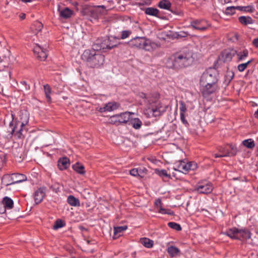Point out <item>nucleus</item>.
Masks as SVG:
<instances>
[{
    "instance_id": "aec40b11",
    "label": "nucleus",
    "mask_w": 258,
    "mask_h": 258,
    "mask_svg": "<svg viewBox=\"0 0 258 258\" xmlns=\"http://www.w3.org/2000/svg\"><path fill=\"white\" fill-rule=\"evenodd\" d=\"M127 229L126 226H119L114 228L113 239H116L121 236L122 232Z\"/></svg>"
},
{
    "instance_id": "49530a36",
    "label": "nucleus",
    "mask_w": 258,
    "mask_h": 258,
    "mask_svg": "<svg viewBox=\"0 0 258 258\" xmlns=\"http://www.w3.org/2000/svg\"><path fill=\"white\" fill-rule=\"evenodd\" d=\"M179 110L180 111V113H182L183 114L186 111L187 109H186V105L184 104V103L183 101L180 102Z\"/></svg>"
},
{
    "instance_id": "a878e982",
    "label": "nucleus",
    "mask_w": 258,
    "mask_h": 258,
    "mask_svg": "<svg viewBox=\"0 0 258 258\" xmlns=\"http://www.w3.org/2000/svg\"><path fill=\"white\" fill-rule=\"evenodd\" d=\"M73 168L80 174H84L85 173L84 166L78 162L73 165Z\"/></svg>"
},
{
    "instance_id": "a18cd8bd",
    "label": "nucleus",
    "mask_w": 258,
    "mask_h": 258,
    "mask_svg": "<svg viewBox=\"0 0 258 258\" xmlns=\"http://www.w3.org/2000/svg\"><path fill=\"white\" fill-rule=\"evenodd\" d=\"M34 26L35 27V30L39 32L43 28V24L39 21H36L34 23Z\"/></svg>"
},
{
    "instance_id": "dca6fc26",
    "label": "nucleus",
    "mask_w": 258,
    "mask_h": 258,
    "mask_svg": "<svg viewBox=\"0 0 258 258\" xmlns=\"http://www.w3.org/2000/svg\"><path fill=\"white\" fill-rule=\"evenodd\" d=\"M45 187H40L35 191L34 197L36 204L41 203L43 200L45 195Z\"/></svg>"
},
{
    "instance_id": "864d4df0",
    "label": "nucleus",
    "mask_w": 258,
    "mask_h": 258,
    "mask_svg": "<svg viewBox=\"0 0 258 258\" xmlns=\"http://www.w3.org/2000/svg\"><path fill=\"white\" fill-rule=\"evenodd\" d=\"M252 44L256 47H258V38L253 39Z\"/></svg>"
},
{
    "instance_id": "2eb2a0df",
    "label": "nucleus",
    "mask_w": 258,
    "mask_h": 258,
    "mask_svg": "<svg viewBox=\"0 0 258 258\" xmlns=\"http://www.w3.org/2000/svg\"><path fill=\"white\" fill-rule=\"evenodd\" d=\"M33 51L36 56L41 60H44L47 56L46 49L39 45L36 44L33 48Z\"/></svg>"
},
{
    "instance_id": "69168bd1",
    "label": "nucleus",
    "mask_w": 258,
    "mask_h": 258,
    "mask_svg": "<svg viewBox=\"0 0 258 258\" xmlns=\"http://www.w3.org/2000/svg\"><path fill=\"white\" fill-rule=\"evenodd\" d=\"M73 258H75V257H73Z\"/></svg>"
},
{
    "instance_id": "5fc2aeb1",
    "label": "nucleus",
    "mask_w": 258,
    "mask_h": 258,
    "mask_svg": "<svg viewBox=\"0 0 258 258\" xmlns=\"http://www.w3.org/2000/svg\"><path fill=\"white\" fill-rule=\"evenodd\" d=\"M26 17V15L24 13H21L19 15V18L21 20H24Z\"/></svg>"
},
{
    "instance_id": "cd10ccee",
    "label": "nucleus",
    "mask_w": 258,
    "mask_h": 258,
    "mask_svg": "<svg viewBox=\"0 0 258 258\" xmlns=\"http://www.w3.org/2000/svg\"><path fill=\"white\" fill-rule=\"evenodd\" d=\"M238 20L241 24L244 25L253 23V20L250 17L240 16L239 17Z\"/></svg>"
},
{
    "instance_id": "20e7f679",
    "label": "nucleus",
    "mask_w": 258,
    "mask_h": 258,
    "mask_svg": "<svg viewBox=\"0 0 258 258\" xmlns=\"http://www.w3.org/2000/svg\"><path fill=\"white\" fill-rule=\"evenodd\" d=\"M81 57L88 67L92 68H99L104 62V56L96 52L94 49L85 50Z\"/></svg>"
},
{
    "instance_id": "6ab92c4d",
    "label": "nucleus",
    "mask_w": 258,
    "mask_h": 258,
    "mask_svg": "<svg viewBox=\"0 0 258 258\" xmlns=\"http://www.w3.org/2000/svg\"><path fill=\"white\" fill-rule=\"evenodd\" d=\"M2 183L5 186H8L14 184L13 180V174H7L4 175L2 178Z\"/></svg>"
},
{
    "instance_id": "bf43d9fd",
    "label": "nucleus",
    "mask_w": 258,
    "mask_h": 258,
    "mask_svg": "<svg viewBox=\"0 0 258 258\" xmlns=\"http://www.w3.org/2000/svg\"><path fill=\"white\" fill-rule=\"evenodd\" d=\"M231 149L235 152V150H234L235 147H231Z\"/></svg>"
},
{
    "instance_id": "4be33fe9",
    "label": "nucleus",
    "mask_w": 258,
    "mask_h": 258,
    "mask_svg": "<svg viewBox=\"0 0 258 258\" xmlns=\"http://www.w3.org/2000/svg\"><path fill=\"white\" fill-rule=\"evenodd\" d=\"M26 176L22 174L14 173L13 174V180L15 183H20L26 180Z\"/></svg>"
},
{
    "instance_id": "de8ad7c7",
    "label": "nucleus",
    "mask_w": 258,
    "mask_h": 258,
    "mask_svg": "<svg viewBox=\"0 0 258 258\" xmlns=\"http://www.w3.org/2000/svg\"><path fill=\"white\" fill-rule=\"evenodd\" d=\"M158 211L159 213H160L161 214H168V215H171L172 214V213L170 212V211L166 210V209H163V208H162L161 206H160L159 207V208L158 209Z\"/></svg>"
},
{
    "instance_id": "72a5a7b5",
    "label": "nucleus",
    "mask_w": 258,
    "mask_h": 258,
    "mask_svg": "<svg viewBox=\"0 0 258 258\" xmlns=\"http://www.w3.org/2000/svg\"><path fill=\"white\" fill-rule=\"evenodd\" d=\"M43 87H44L45 96L47 100V101L50 102H51V98L50 97V94H51V88H50V86L47 84L44 85Z\"/></svg>"
},
{
    "instance_id": "bb28decb",
    "label": "nucleus",
    "mask_w": 258,
    "mask_h": 258,
    "mask_svg": "<svg viewBox=\"0 0 258 258\" xmlns=\"http://www.w3.org/2000/svg\"><path fill=\"white\" fill-rule=\"evenodd\" d=\"M167 252L171 256L173 257L178 255L180 252V250L175 246H170L168 247Z\"/></svg>"
},
{
    "instance_id": "6e6552de",
    "label": "nucleus",
    "mask_w": 258,
    "mask_h": 258,
    "mask_svg": "<svg viewBox=\"0 0 258 258\" xmlns=\"http://www.w3.org/2000/svg\"><path fill=\"white\" fill-rule=\"evenodd\" d=\"M197 164L195 162H186L184 161H178L173 165V169L183 173H186L189 170H194L197 168Z\"/></svg>"
},
{
    "instance_id": "c756f323",
    "label": "nucleus",
    "mask_w": 258,
    "mask_h": 258,
    "mask_svg": "<svg viewBox=\"0 0 258 258\" xmlns=\"http://www.w3.org/2000/svg\"><path fill=\"white\" fill-rule=\"evenodd\" d=\"M130 120L132 125L135 129H139L142 124V121L138 118H131Z\"/></svg>"
},
{
    "instance_id": "58836bf2",
    "label": "nucleus",
    "mask_w": 258,
    "mask_h": 258,
    "mask_svg": "<svg viewBox=\"0 0 258 258\" xmlns=\"http://www.w3.org/2000/svg\"><path fill=\"white\" fill-rule=\"evenodd\" d=\"M64 226V222L60 219H58L55 221V224L53 226V228L54 230H57L58 228L63 227Z\"/></svg>"
},
{
    "instance_id": "3c124183",
    "label": "nucleus",
    "mask_w": 258,
    "mask_h": 258,
    "mask_svg": "<svg viewBox=\"0 0 258 258\" xmlns=\"http://www.w3.org/2000/svg\"><path fill=\"white\" fill-rule=\"evenodd\" d=\"M155 205L157 207V208H159L160 206H161V201L160 199H158L155 202Z\"/></svg>"
},
{
    "instance_id": "0e129e2a",
    "label": "nucleus",
    "mask_w": 258,
    "mask_h": 258,
    "mask_svg": "<svg viewBox=\"0 0 258 258\" xmlns=\"http://www.w3.org/2000/svg\"><path fill=\"white\" fill-rule=\"evenodd\" d=\"M257 8L258 9V2H257Z\"/></svg>"
},
{
    "instance_id": "680f3d73",
    "label": "nucleus",
    "mask_w": 258,
    "mask_h": 258,
    "mask_svg": "<svg viewBox=\"0 0 258 258\" xmlns=\"http://www.w3.org/2000/svg\"><path fill=\"white\" fill-rule=\"evenodd\" d=\"M29 88H30V86H28V88L26 87V89H29Z\"/></svg>"
},
{
    "instance_id": "052dcab7",
    "label": "nucleus",
    "mask_w": 258,
    "mask_h": 258,
    "mask_svg": "<svg viewBox=\"0 0 258 258\" xmlns=\"http://www.w3.org/2000/svg\"><path fill=\"white\" fill-rule=\"evenodd\" d=\"M22 83L24 85H26V82H23Z\"/></svg>"
},
{
    "instance_id": "c9c22d12",
    "label": "nucleus",
    "mask_w": 258,
    "mask_h": 258,
    "mask_svg": "<svg viewBox=\"0 0 258 258\" xmlns=\"http://www.w3.org/2000/svg\"><path fill=\"white\" fill-rule=\"evenodd\" d=\"M155 172L157 174H158L160 177H169L170 175L167 173L166 170L164 169H156L155 170Z\"/></svg>"
},
{
    "instance_id": "6e6d98bb",
    "label": "nucleus",
    "mask_w": 258,
    "mask_h": 258,
    "mask_svg": "<svg viewBox=\"0 0 258 258\" xmlns=\"http://www.w3.org/2000/svg\"><path fill=\"white\" fill-rule=\"evenodd\" d=\"M213 156L215 158H220V157H223L224 155H221V154H213Z\"/></svg>"
},
{
    "instance_id": "0eeeda50",
    "label": "nucleus",
    "mask_w": 258,
    "mask_h": 258,
    "mask_svg": "<svg viewBox=\"0 0 258 258\" xmlns=\"http://www.w3.org/2000/svg\"><path fill=\"white\" fill-rule=\"evenodd\" d=\"M223 234L226 235L233 239H247L250 237V232L246 229H238L236 228H233L222 232Z\"/></svg>"
},
{
    "instance_id": "4c0bfd02",
    "label": "nucleus",
    "mask_w": 258,
    "mask_h": 258,
    "mask_svg": "<svg viewBox=\"0 0 258 258\" xmlns=\"http://www.w3.org/2000/svg\"><path fill=\"white\" fill-rule=\"evenodd\" d=\"M139 96L141 98L144 99V101L145 103L149 104L148 100L150 99H153L154 96V94L152 95H147L145 93L142 92L139 94Z\"/></svg>"
},
{
    "instance_id": "7c9ffc66",
    "label": "nucleus",
    "mask_w": 258,
    "mask_h": 258,
    "mask_svg": "<svg viewBox=\"0 0 258 258\" xmlns=\"http://www.w3.org/2000/svg\"><path fill=\"white\" fill-rule=\"evenodd\" d=\"M158 7L161 9L169 10L171 3L167 0H162L159 3Z\"/></svg>"
},
{
    "instance_id": "f257e3e1",
    "label": "nucleus",
    "mask_w": 258,
    "mask_h": 258,
    "mask_svg": "<svg viewBox=\"0 0 258 258\" xmlns=\"http://www.w3.org/2000/svg\"><path fill=\"white\" fill-rule=\"evenodd\" d=\"M218 72L214 68H209L202 75L200 81V90L207 97L219 89Z\"/></svg>"
},
{
    "instance_id": "2f4dec72",
    "label": "nucleus",
    "mask_w": 258,
    "mask_h": 258,
    "mask_svg": "<svg viewBox=\"0 0 258 258\" xmlns=\"http://www.w3.org/2000/svg\"><path fill=\"white\" fill-rule=\"evenodd\" d=\"M145 12L147 15L153 16H157L159 13V10L156 8L151 7L146 8L145 9Z\"/></svg>"
},
{
    "instance_id": "39448f33",
    "label": "nucleus",
    "mask_w": 258,
    "mask_h": 258,
    "mask_svg": "<svg viewBox=\"0 0 258 258\" xmlns=\"http://www.w3.org/2000/svg\"><path fill=\"white\" fill-rule=\"evenodd\" d=\"M159 95L158 93H155L153 99L148 100L149 106L146 110L148 113H152V115L155 117L161 115L166 111L167 106L163 104L158 100Z\"/></svg>"
},
{
    "instance_id": "1a4fd4ad",
    "label": "nucleus",
    "mask_w": 258,
    "mask_h": 258,
    "mask_svg": "<svg viewBox=\"0 0 258 258\" xmlns=\"http://www.w3.org/2000/svg\"><path fill=\"white\" fill-rule=\"evenodd\" d=\"M134 113L126 111L110 116L109 121L112 124L125 123L131 119V115Z\"/></svg>"
},
{
    "instance_id": "9b49d317",
    "label": "nucleus",
    "mask_w": 258,
    "mask_h": 258,
    "mask_svg": "<svg viewBox=\"0 0 258 258\" xmlns=\"http://www.w3.org/2000/svg\"><path fill=\"white\" fill-rule=\"evenodd\" d=\"M213 189L212 184L208 181H202L199 182L196 185L194 191L200 194H208Z\"/></svg>"
},
{
    "instance_id": "7ed1b4c3",
    "label": "nucleus",
    "mask_w": 258,
    "mask_h": 258,
    "mask_svg": "<svg viewBox=\"0 0 258 258\" xmlns=\"http://www.w3.org/2000/svg\"><path fill=\"white\" fill-rule=\"evenodd\" d=\"M132 48L144 49L147 51H153L160 47L159 42L152 41L145 37H136L127 42Z\"/></svg>"
},
{
    "instance_id": "a19ab883",
    "label": "nucleus",
    "mask_w": 258,
    "mask_h": 258,
    "mask_svg": "<svg viewBox=\"0 0 258 258\" xmlns=\"http://www.w3.org/2000/svg\"><path fill=\"white\" fill-rule=\"evenodd\" d=\"M252 60H250L246 62V63H241L237 66V69L238 71L240 72H242L244 71V70L247 68V66L251 62Z\"/></svg>"
},
{
    "instance_id": "603ef678",
    "label": "nucleus",
    "mask_w": 258,
    "mask_h": 258,
    "mask_svg": "<svg viewBox=\"0 0 258 258\" xmlns=\"http://www.w3.org/2000/svg\"><path fill=\"white\" fill-rule=\"evenodd\" d=\"M4 164H5L4 159L3 157H0V170L4 166Z\"/></svg>"
},
{
    "instance_id": "4468645a",
    "label": "nucleus",
    "mask_w": 258,
    "mask_h": 258,
    "mask_svg": "<svg viewBox=\"0 0 258 258\" xmlns=\"http://www.w3.org/2000/svg\"><path fill=\"white\" fill-rule=\"evenodd\" d=\"M190 26L195 29L199 31H205L208 29L209 25L204 20H196L190 22Z\"/></svg>"
},
{
    "instance_id": "b1692460",
    "label": "nucleus",
    "mask_w": 258,
    "mask_h": 258,
    "mask_svg": "<svg viewBox=\"0 0 258 258\" xmlns=\"http://www.w3.org/2000/svg\"><path fill=\"white\" fill-rule=\"evenodd\" d=\"M5 52L7 56H4L3 57L4 58L3 59V61L7 62L8 65L7 66L8 67L9 64L13 63L14 61V58L13 56H11L10 52L8 49L5 50Z\"/></svg>"
},
{
    "instance_id": "c85d7f7f",
    "label": "nucleus",
    "mask_w": 258,
    "mask_h": 258,
    "mask_svg": "<svg viewBox=\"0 0 258 258\" xmlns=\"http://www.w3.org/2000/svg\"><path fill=\"white\" fill-rule=\"evenodd\" d=\"M141 243L147 248H151L153 246V241L149 238L144 237L140 239Z\"/></svg>"
},
{
    "instance_id": "79ce46f5",
    "label": "nucleus",
    "mask_w": 258,
    "mask_h": 258,
    "mask_svg": "<svg viewBox=\"0 0 258 258\" xmlns=\"http://www.w3.org/2000/svg\"><path fill=\"white\" fill-rule=\"evenodd\" d=\"M237 10V7H227L225 10V14L232 15L235 13V10Z\"/></svg>"
},
{
    "instance_id": "f03ea898",
    "label": "nucleus",
    "mask_w": 258,
    "mask_h": 258,
    "mask_svg": "<svg viewBox=\"0 0 258 258\" xmlns=\"http://www.w3.org/2000/svg\"><path fill=\"white\" fill-rule=\"evenodd\" d=\"M193 53L187 49L175 53L168 57L166 66L169 69H178L189 66L193 61Z\"/></svg>"
},
{
    "instance_id": "423d86ee",
    "label": "nucleus",
    "mask_w": 258,
    "mask_h": 258,
    "mask_svg": "<svg viewBox=\"0 0 258 258\" xmlns=\"http://www.w3.org/2000/svg\"><path fill=\"white\" fill-rule=\"evenodd\" d=\"M105 8L104 6L89 7L84 9L83 11L84 15L91 21L98 19L101 15L105 14Z\"/></svg>"
},
{
    "instance_id": "f704fd0d",
    "label": "nucleus",
    "mask_w": 258,
    "mask_h": 258,
    "mask_svg": "<svg viewBox=\"0 0 258 258\" xmlns=\"http://www.w3.org/2000/svg\"><path fill=\"white\" fill-rule=\"evenodd\" d=\"M237 10L249 13H253L255 10L254 7L251 6H248L246 7L237 6Z\"/></svg>"
},
{
    "instance_id": "f3484780",
    "label": "nucleus",
    "mask_w": 258,
    "mask_h": 258,
    "mask_svg": "<svg viewBox=\"0 0 258 258\" xmlns=\"http://www.w3.org/2000/svg\"><path fill=\"white\" fill-rule=\"evenodd\" d=\"M235 52L238 61L244 60L248 56L249 53L248 50L245 48L237 49L235 50Z\"/></svg>"
},
{
    "instance_id": "e2e57ef3",
    "label": "nucleus",
    "mask_w": 258,
    "mask_h": 258,
    "mask_svg": "<svg viewBox=\"0 0 258 258\" xmlns=\"http://www.w3.org/2000/svg\"><path fill=\"white\" fill-rule=\"evenodd\" d=\"M143 171H141L142 172V174L143 173V172H144V170H145V169H142Z\"/></svg>"
},
{
    "instance_id": "a211bd4d",
    "label": "nucleus",
    "mask_w": 258,
    "mask_h": 258,
    "mask_svg": "<svg viewBox=\"0 0 258 258\" xmlns=\"http://www.w3.org/2000/svg\"><path fill=\"white\" fill-rule=\"evenodd\" d=\"M28 122V119L26 117V119L24 120L23 121L21 122V123H17L15 126L14 127L13 132H16V135L17 136L18 138H21L22 134V127L25 126L27 123Z\"/></svg>"
},
{
    "instance_id": "412c9836",
    "label": "nucleus",
    "mask_w": 258,
    "mask_h": 258,
    "mask_svg": "<svg viewBox=\"0 0 258 258\" xmlns=\"http://www.w3.org/2000/svg\"><path fill=\"white\" fill-rule=\"evenodd\" d=\"M69 165V160L66 157L59 159L58 162V167L60 170L67 168Z\"/></svg>"
},
{
    "instance_id": "9d476101",
    "label": "nucleus",
    "mask_w": 258,
    "mask_h": 258,
    "mask_svg": "<svg viewBox=\"0 0 258 258\" xmlns=\"http://www.w3.org/2000/svg\"><path fill=\"white\" fill-rule=\"evenodd\" d=\"M54 14L59 16L60 19H67L71 17L73 14V11L64 6L62 4H58L55 11H53Z\"/></svg>"
},
{
    "instance_id": "8fccbe9b",
    "label": "nucleus",
    "mask_w": 258,
    "mask_h": 258,
    "mask_svg": "<svg viewBox=\"0 0 258 258\" xmlns=\"http://www.w3.org/2000/svg\"><path fill=\"white\" fill-rule=\"evenodd\" d=\"M6 209L4 204L0 202V214H2L6 212Z\"/></svg>"
},
{
    "instance_id": "37998d69",
    "label": "nucleus",
    "mask_w": 258,
    "mask_h": 258,
    "mask_svg": "<svg viewBox=\"0 0 258 258\" xmlns=\"http://www.w3.org/2000/svg\"><path fill=\"white\" fill-rule=\"evenodd\" d=\"M219 152L221 153V155H224V157L230 156L232 155H234L235 154V153L230 154L227 149L222 148L219 149Z\"/></svg>"
},
{
    "instance_id": "393cba45",
    "label": "nucleus",
    "mask_w": 258,
    "mask_h": 258,
    "mask_svg": "<svg viewBox=\"0 0 258 258\" xmlns=\"http://www.w3.org/2000/svg\"><path fill=\"white\" fill-rule=\"evenodd\" d=\"M68 203L72 206H79L80 203L79 200L73 196H69L67 199Z\"/></svg>"
},
{
    "instance_id": "09e8293b",
    "label": "nucleus",
    "mask_w": 258,
    "mask_h": 258,
    "mask_svg": "<svg viewBox=\"0 0 258 258\" xmlns=\"http://www.w3.org/2000/svg\"><path fill=\"white\" fill-rule=\"evenodd\" d=\"M180 119H181V121L182 122V123L185 125H188V123L187 121L185 119L184 114H183L182 113H180Z\"/></svg>"
},
{
    "instance_id": "ddd939ff",
    "label": "nucleus",
    "mask_w": 258,
    "mask_h": 258,
    "mask_svg": "<svg viewBox=\"0 0 258 258\" xmlns=\"http://www.w3.org/2000/svg\"><path fill=\"white\" fill-rule=\"evenodd\" d=\"M120 105L119 103L114 101L109 102L104 104L103 107L97 108V110L101 112H110L117 109Z\"/></svg>"
},
{
    "instance_id": "c03bdc74",
    "label": "nucleus",
    "mask_w": 258,
    "mask_h": 258,
    "mask_svg": "<svg viewBox=\"0 0 258 258\" xmlns=\"http://www.w3.org/2000/svg\"><path fill=\"white\" fill-rule=\"evenodd\" d=\"M132 34L131 31L130 30H124L121 32L120 39H124L128 37Z\"/></svg>"
},
{
    "instance_id": "473e14b6",
    "label": "nucleus",
    "mask_w": 258,
    "mask_h": 258,
    "mask_svg": "<svg viewBox=\"0 0 258 258\" xmlns=\"http://www.w3.org/2000/svg\"><path fill=\"white\" fill-rule=\"evenodd\" d=\"M242 144L243 146L249 149H252L255 146L254 142L251 139L244 140L242 142Z\"/></svg>"
},
{
    "instance_id": "ea45409f",
    "label": "nucleus",
    "mask_w": 258,
    "mask_h": 258,
    "mask_svg": "<svg viewBox=\"0 0 258 258\" xmlns=\"http://www.w3.org/2000/svg\"><path fill=\"white\" fill-rule=\"evenodd\" d=\"M168 225L169 227L172 229H175L177 231H180L181 230L180 225L175 222H169Z\"/></svg>"
},
{
    "instance_id": "f8f14e48",
    "label": "nucleus",
    "mask_w": 258,
    "mask_h": 258,
    "mask_svg": "<svg viewBox=\"0 0 258 258\" xmlns=\"http://www.w3.org/2000/svg\"><path fill=\"white\" fill-rule=\"evenodd\" d=\"M118 39L114 36L108 37V38L103 40L100 47L102 49H111L114 47H117L120 44Z\"/></svg>"
},
{
    "instance_id": "e433bc0d",
    "label": "nucleus",
    "mask_w": 258,
    "mask_h": 258,
    "mask_svg": "<svg viewBox=\"0 0 258 258\" xmlns=\"http://www.w3.org/2000/svg\"><path fill=\"white\" fill-rule=\"evenodd\" d=\"M143 171L142 169H137V168H134L130 171L131 175L134 176H140L142 177V172L141 171Z\"/></svg>"
},
{
    "instance_id": "13d9d810",
    "label": "nucleus",
    "mask_w": 258,
    "mask_h": 258,
    "mask_svg": "<svg viewBox=\"0 0 258 258\" xmlns=\"http://www.w3.org/2000/svg\"><path fill=\"white\" fill-rule=\"evenodd\" d=\"M23 2H24V3H28V2H32V0H21Z\"/></svg>"
},
{
    "instance_id": "5701e85b",
    "label": "nucleus",
    "mask_w": 258,
    "mask_h": 258,
    "mask_svg": "<svg viewBox=\"0 0 258 258\" xmlns=\"http://www.w3.org/2000/svg\"><path fill=\"white\" fill-rule=\"evenodd\" d=\"M5 207L6 209H11L14 206L13 201L8 197H5L2 202Z\"/></svg>"
},
{
    "instance_id": "4d7b16f0",
    "label": "nucleus",
    "mask_w": 258,
    "mask_h": 258,
    "mask_svg": "<svg viewBox=\"0 0 258 258\" xmlns=\"http://www.w3.org/2000/svg\"><path fill=\"white\" fill-rule=\"evenodd\" d=\"M255 117L258 118V109L254 113Z\"/></svg>"
}]
</instances>
